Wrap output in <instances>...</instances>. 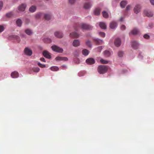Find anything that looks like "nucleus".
Here are the masks:
<instances>
[{"mask_svg": "<svg viewBox=\"0 0 154 154\" xmlns=\"http://www.w3.org/2000/svg\"><path fill=\"white\" fill-rule=\"evenodd\" d=\"M32 70L35 72H38L40 71V69L38 67H35L32 69Z\"/></svg>", "mask_w": 154, "mask_h": 154, "instance_id": "34", "label": "nucleus"}, {"mask_svg": "<svg viewBox=\"0 0 154 154\" xmlns=\"http://www.w3.org/2000/svg\"><path fill=\"white\" fill-rule=\"evenodd\" d=\"M86 44L87 46H88L90 48H92V45L91 42L89 40H87L86 42Z\"/></svg>", "mask_w": 154, "mask_h": 154, "instance_id": "32", "label": "nucleus"}, {"mask_svg": "<svg viewBox=\"0 0 154 154\" xmlns=\"http://www.w3.org/2000/svg\"><path fill=\"white\" fill-rule=\"evenodd\" d=\"M13 15V14L12 12H10L6 14V16L8 17H11Z\"/></svg>", "mask_w": 154, "mask_h": 154, "instance_id": "38", "label": "nucleus"}, {"mask_svg": "<svg viewBox=\"0 0 154 154\" xmlns=\"http://www.w3.org/2000/svg\"><path fill=\"white\" fill-rule=\"evenodd\" d=\"M94 40L97 44L99 45L102 44L103 42V41L102 40L98 39V38H95Z\"/></svg>", "mask_w": 154, "mask_h": 154, "instance_id": "24", "label": "nucleus"}, {"mask_svg": "<svg viewBox=\"0 0 154 154\" xmlns=\"http://www.w3.org/2000/svg\"><path fill=\"white\" fill-rule=\"evenodd\" d=\"M42 14V13H39L36 14L35 17L37 18H39L41 16Z\"/></svg>", "mask_w": 154, "mask_h": 154, "instance_id": "40", "label": "nucleus"}, {"mask_svg": "<svg viewBox=\"0 0 154 154\" xmlns=\"http://www.w3.org/2000/svg\"><path fill=\"white\" fill-rule=\"evenodd\" d=\"M143 38L146 39H148L150 38L149 35L147 34H144L143 36Z\"/></svg>", "mask_w": 154, "mask_h": 154, "instance_id": "36", "label": "nucleus"}, {"mask_svg": "<svg viewBox=\"0 0 154 154\" xmlns=\"http://www.w3.org/2000/svg\"><path fill=\"white\" fill-rule=\"evenodd\" d=\"M141 8V7L140 5H136L134 8L133 11L134 13L136 14H138L140 12Z\"/></svg>", "mask_w": 154, "mask_h": 154, "instance_id": "3", "label": "nucleus"}, {"mask_svg": "<svg viewBox=\"0 0 154 154\" xmlns=\"http://www.w3.org/2000/svg\"><path fill=\"white\" fill-rule=\"evenodd\" d=\"M55 36L58 38H62L63 37V34L62 32L57 31L55 32L54 33Z\"/></svg>", "mask_w": 154, "mask_h": 154, "instance_id": "7", "label": "nucleus"}, {"mask_svg": "<svg viewBox=\"0 0 154 154\" xmlns=\"http://www.w3.org/2000/svg\"><path fill=\"white\" fill-rule=\"evenodd\" d=\"M104 55L106 57H109L111 54V52L108 51H105L103 52Z\"/></svg>", "mask_w": 154, "mask_h": 154, "instance_id": "27", "label": "nucleus"}, {"mask_svg": "<svg viewBox=\"0 0 154 154\" xmlns=\"http://www.w3.org/2000/svg\"><path fill=\"white\" fill-rule=\"evenodd\" d=\"M82 53L84 55L87 56L88 54L89 51L86 49H84L82 51Z\"/></svg>", "mask_w": 154, "mask_h": 154, "instance_id": "25", "label": "nucleus"}, {"mask_svg": "<svg viewBox=\"0 0 154 154\" xmlns=\"http://www.w3.org/2000/svg\"><path fill=\"white\" fill-rule=\"evenodd\" d=\"M5 27V25H0V33L4 30Z\"/></svg>", "mask_w": 154, "mask_h": 154, "instance_id": "35", "label": "nucleus"}, {"mask_svg": "<svg viewBox=\"0 0 154 154\" xmlns=\"http://www.w3.org/2000/svg\"><path fill=\"white\" fill-rule=\"evenodd\" d=\"M86 62L88 64L91 65L94 63L95 61L93 58H89L86 60Z\"/></svg>", "mask_w": 154, "mask_h": 154, "instance_id": "14", "label": "nucleus"}, {"mask_svg": "<svg viewBox=\"0 0 154 154\" xmlns=\"http://www.w3.org/2000/svg\"><path fill=\"white\" fill-rule=\"evenodd\" d=\"M80 42L78 39L74 40L72 43L73 46L75 47L79 46L80 45Z\"/></svg>", "mask_w": 154, "mask_h": 154, "instance_id": "15", "label": "nucleus"}, {"mask_svg": "<svg viewBox=\"0 0 154 154\" xmlns=\"http://www.w3.org/2000/svg\"><path fill=\"white\" fill-rule=\"evenodd\" d=\"M131 8V6L130 5H128L126 8V10L128 11L130 10Z\"/></svg>", "mask_w": 154, "mask_h": 154, "instance_id": "45", "label": "nucleus"}, {"mask_svg": "<svg viewBox=\"0 0 154 154\" xmlns=\"http://www.w3.org/2000/svg\"><path fill=\"white\" fill-rule=\"evenodd\" d=\"M101 11L100 8L98 7L95 8L94 11V13L96 15H99L100 14Z\"/></svg>", "mask_w": 154, "mask_h": 154, "instance_id": "16", "label": "nucleus"}, {"mask_svg": "<svg viewBox=\"0 0 154 154\" xmlns=\"http://www.w3.org/2000/svg\"><path fill=\"white\" fill-rule=\"evenodd\" d=\"M76 0H69V3L71 4H73L76 1Z\"/></svg>", "mask_w": 154, "mask_h": 154, "instance_id": "46", "label": "nucleus"}, {"mask_svg": "<svg viewBox=\"0 0 154 154\" xmlns=\"http://www.w3.org/2000/svg\"><path fill=\"white\" fill-rule=\"evenodd\" d=\"M50 68L51 70L53 71H57L59 70L58 67L56 66L51 67Z\"/></svg>", "mask_w": 154, "mask_h": 154, "instance_id": "30", "label": "nucleus"}, {"mask_svg": "<svg viewBox=\"0 0 154 154\" xmlns=\"http://www.w3.org/2000/svg\"><path fill=\"white\" fill-rule=\"evenodd\" d=\"M85 72H80L78 73V75L80 76H82L85 75Z\"/></svg>", "mask_w": 154, "mask_h": 154, "instance_id": "39", "label": "nucleus"}, {"mask_svg": "<svg viewBox=\"0 0 154 154\" xmlns=\"http://www.w3.org/2000/svg\"><path fill=\"white\" fill-rule=\"evenodd\" d=\"M121 29L122 30H124L125 29L126 27L124 25H122L121 26Z\"/></svg>", "mask_w": 154, "mask_h": 154, "instance_id": "47", "label": "nucleus"}, {"mask_svg": "<svg viewBox=\"0 0 154 154\" xmlns=\"http://www.w3.org/2000/svg\"><path fill=\"white\" fill-rule=\"evenodd\" d=\"M43 56L46 58L50 59L51 58L49 53L46 51H45L43 53Z\"/></svg>", "mask_w": 154, "mask_h": 154, "instance_id": "18", "label": "nucleus"}, {"mask_svg": "<svg viewBox=\"0 0 154 154\" xmlns=\"http://www.w3.org/2000/svg\"><path fill=\"white\" fill-rule=\"evenodd\" d=\"M124 17H122L120 19V21L121 22L123 21L124 20Z\"/></svg>", "mask_w": 154, "mask_h": 154, "instance_id": "51", "label": "nucleus"}, {"mask_svg": "<svg viewBox=\"0 0 154 154\" xmlns=\"http://www.w3.org/2000/svg\"><path fill=\"white\" fill-rule=\"evenodd\" d=\"M22 23V21L20 19H18L16 21V24L19 26H20Z\"/></svg>", "mask_w": 154, "mask_h": 154, "instance_id": "31", "label": "nucleus"}, {"mask_svg": "<svg viewBox=\"0 0 154 154\" xmlns=\"http://www.w3.org/2000/svg\"><path fill=\"white\" fill-rule=\"evenodd\" d=\"M117 54L119 57H121L123 56L124 52L122 51H120L118 52Z\"/></svg>", "mask_w": 154, "mask_h": 154, "instance_id": "26", "label": "nucleus"}, {"mask_svg": "<svg viewBox=\"0 0 154 154\" xmlns=\"http://www.w3.org/2000/svg\"><path fill=\"white\" fill-rule=\"evenodd\" d=\"M70 35L71 37L73 38H77L79 36L78 34L75 32L71 33Z\"/></svg>", "mask_w": 154, "mask_h": 154, "instance_id": "22", "label": "nucleus"}, {"mask_svg": "<svg viewBox=\"0 0 154 154\" xmlns=\"http://www.w3.org/2000/svg\"><path fill=\"white\" fill-rule=\"evenodd\" d=\"M152 24H150V25H149V28H151L152 27Z\"/></svg>", "mask_w": 154, "mask_h": 154, "instance_id": "55", "label": "nucleus"}, {"mask_svg": "<svg viewBox=\"0 0 154 154\" xmlns=\"http://www.w3.org/2000/svg\"><path fill=\"white\" fill-rule=\"evenodd\" d=\"M102 14L103 17L105 18H108L109 17L108 13L106 11H104L102 12Z\"/></svg>", "mask_w": 154, "mask_h": 154, "instance_id": "29", "label": "nucleus"}, {"mask_svg": "<svg viewBox=\"0 0 154 154\" xmlns=\"http://www.w3.org/2000/svg\"><path fill=\"white\" fill-rule=\"evenodd\" d=\"M150 1L151 4L154 5V0H150Z\"/></svg>", "mask_w": 154, "mask_h": 154, "instance_id": "52", "label": "nucleus"}, {"mask_svg": "<svg viewBox=\"0 0 154 154\" xmlns=\"http://www.w3.org/2000/svg\"><path fill=\"white\" fill-rule=\"evenodd\" d=\"M144 13L145 15L148 17H151L152 16V14L151 12L146 10L144 11Z\"/></svg>", "mask_w": 154, "mask_h": 154, "instance_id": "20", "label": "nucleus"}, {"mask_svg": "<svg viewBox=\"0 0 154 154\" xmlns=\"http://www.w3.org/2000/svg\"><path fill=\"white\" fill-rule=\"evenodd\" d=\"M55 60L57 61H62V57H57L55 58Z\"/></svg>", "mask_w": 154, "mask_h": 154, "instance_id": "42", "label": "nucleus"}, {"mask_svg": "<svg viewBox=\"0 0 154 154\" xmlns=\"http://www.w3.org/2000/svg\"><path fill=\"white\" fill-rule=\"evenodd\" d=\"M11 76L13 78H17L19 76V74L17 72L14 71L11 73Z\"/></svg>", "mask_w": 154, "mask_h": 154, "instance_id": "17", "label": "nucleus"}, {"mask_svg": "<svg viewBox=\"0 0 154 154\" xmlns=\"http://www.w3.org/2000/svg\"><path fill=\"white\" fill-rule=\"evenodd\" d=\"M138 58L140 59H142L143 58V55L142 53H140L138 55Z\"/></svg>", "mask_w": 154, "mask_h": 154, "instance_id": "44", "label": "nucleus"}, {"mask_svg": "<svg viewBox=\"0 0 154 154\" xmlns=\"http://www.w3.org/2000/svg\"><path fill=\"white\" fill-rule=\"evenodd\" d=\"M117 26L116 22L115 21H113L110 22V27L112 29H115Z\"/></svg>", "mask_w": 154, "mask_h": 154, "instance_id": "13", "label": "nucleus"}, {"mask_svg": "<svg viewBox=\"0 0 154 154\" xmlns=\"http://www.w3.org/2000/svg\"><path fill=\"white\" fill-rule=\"evenodd\" d=\"M3 6V3L2 2H0V10L2 9Z\"/></svg>", "mask_w": 154, "mask_h": 154, "instance_id": "49", "label": "nucleus"}, {"mask_svg": "<svg viewBox=\"0 0 154 154\" xmlns=\"http://www.w3.org/2000/svg\"><path fill=\"white\" fill-rule=\"evenodd\" d=\"M100 63H102L103 64H107V63H108L109 62V61H108V60H104L102 58L100 59Z\"/></svg>", "mask_w": 154, "mask_h": 154, "instance_id": "28", "label": "nucleus"}, {"mask_svg": "<svg viewBox=\"0 0 154 154\" xmlns=\"http://www.w3.org/2000/svg\"><path fill=\"white\" fill-rule=\"evenodd\" d=\"M26 7V5L25 4H22L20 5L17 9V11L18 12H21L24 11Z\"/></svg>", "mask_w": 154, "mask_h": 154, "instance_id": "8", "label": "nucleus"}, {"mask_svg": "<svg viewBox=\"0 0 154 154\" xmlns=\"http://www.w3.org/2000/svg\"><path fill=\"white\" fill-rule=\"evenodd\" d=\"M61 67H64L65 68H66L67 66L66 65H63L61 66Z\"/></svg>", "mask_w": 154, "mask_h": 154, "instance_id": "54", "label": "nucleus"}, {"mask_svg": "<svg viewBox=\"0 0 154 154\" xmlns=\"http://www.w3.org/2000/svg\"><path fill=\"white\" fill-rule=\"evenodd\" d=\"M79 27L82 29H90L92 28V27L87 24L82 23L79 25Z\"/></svg>", "mask_w": 154, "mask_h": 154, "instance_id": "4", "label": "nucleus"}, {"mask_svg": "<svg viewBox=\"0 0 154 154\" xmlns=\"http://www.w3.org/2000/svg\"><path fill=\"white\" fill-rule=\"evenodd\" d=\"M98 71L100 74H103L107 71V67L104 65L99 66L98 68Z\"/></svg>", "mask_w": 154, "mask_h": 154, "instance_id": "1", "label": "nucleus"}, {"mask_svg": "<svg viewBox=\"0 0 154 154\" xmlns=\"http://www.w3.org/2000/svg\"><path fill=\"white\" fill-rule=\"evenodd\" d=\"M40 60L41 61L44 62H45V59L43 57H41L40 58Z\"/></svg>", "mask_w": 154, "mask_h": 154, "instance_id": "50", "label": "nucleus"}, {"mask_svg": "<svg viewBox=\"0 0 154 154\" xmlns=\"http://www.w3.org/2000/svg\"><path fill=\"white\" fill-rule=\"evenodd\" d=\"M36 8L35 6H32L29 8V11L31 13H33L36 10Z\"/></svg>", "mask_w": 154, "mask_h": 154, "instance_id": "23", "label": "nucleus"}, {"mask_svg": "<svg viewBox=\"0 0 154 154\" xmlns=\"http://www.w3.org/2000/svg\"><path fill=\"white\" fill-rule=\"evenodd\" d=\"M96 26H99L101 28L104 29H106L107 27V25L106 23L103 22H100L97 23L96 24Z\"/></svg>", "mask_w": 154, "mask_h": 154, "instance_id": "11", "label": "nucleus"}, {"mask_svg": "<svg viewBox=\"0 0 154 154\" xmlns=\"http://www.w3.org/2000/svg\"><path fill=\"white\" fill-rule=\"evenodd\" d=\"M25 54L29 56H31L32 54V50L28 48H26L24 50Z\"/></svg>", "mask_w": 154, "mask_h": 154, "instance_id": "9", "label": "nucleus"}, {"mask_svg": "<svg viewBox=\"0 0 154 154\" xmlns=\"http://www.w3.org/2000/svg\"><path fill=\"white\" fill-rule=\"evenodd\" d=\"M103 48V46H100L97 48V49L98 51L99 52H100L101 50Z\"/></svg>", "mask_w": 154, "mask_h": 154, "instance_id": "48", "label": "nucleus"}, {"mask_svg": "<svg viewBox=\"0 0 154 154\" xmlns=\"http://www.w3.org/2000/svg\"><path fill=\"white\" fill-rule=\"evenodd\" d=\"M92 5V4L91 2H87L84 3L83 7L85 9H89L91 7Z\"/></svg>", "mask_w": 154, "mask_h": 154, "instance_id": "10", "label": "nucleus"}, {"mask_svg": "<svg viewBox=\"0 0 154 154\" xmlns=\"http://www.w3.org/2000/svg\"><path fill=\"white\" fill-rule=\"evenodd\" d=\"M13 37L17 39H18L19 38V37L17 35H14Z\"/></svg>", "mask_w": 154, "mask_h": 154, "instance_id": "53", "label": "nucleus"}, {"mask_svg": "<svg viewBox=\"0 0 154 154\" xmlns=\"http://www.w3.org/2000/svg\"><path fill=\"white\" fill-rule=\"evenodd\" d=\"M52 50L56 52L61 53L63 51V49L55 45H54L51 47Z\"/></svg>", "mask_w": 154, "mask_h": 154, "instance_id": "2", "label": "nucleus"}, {"mask_svg": "<svg viewBox=\"0 0 154 154\" xmlns=\"http://www.w3.org/2000/svg\"><path fill=\"white\" fill-rule=\"evenodd\" d=\"M115 45L117 47L120 46L121 44V41L120 39L119 38H116L114 42Z\"/></svg>", "mask_w": 154, "mask_h": 154, "instance_id": "12", "label": "nucleus"}, {"mask_svg": "<svg viewBox=\"0 0 154 154\" xmlns=\"http://www.w3.org/2000/svg\"><path fill=\"white\" fill-rule=\"evenodd\" d=\"M127 4V2L126 0H123L120 3V5L121 8H123L125 7Z\"/></svg>", "mask_w": 154, "mask_h": 154, "instance_id": "21", "label": "nucleus"}, {"mask_svg": "<svg viewBox=\"0 0 154 154\" xmlns=\"http://www.w3.org/2000/svg\"><path fill=\"white\" fill-rule=\"evenodd\" d=\"M99 35L101 36L104 37L105 36V34L102 32H98Z\"/></svg>", "mask_w": 154, "mask_h": 154, "instance_id": "37", "label": "nucleus"}, {"mask_svg": "<svg viewBox=\"0 0 154 154\" xmlns=\"http://www.w3.org/2000/svg\"><path fill=\"white\" fill-rule=\"evenodd\" d=\"M147 28H148V29H149V27H148H148H147Z\"/></svg>", "mask_w": 154, "mask_h": 154, "instance_id": "56", "label": "nucleus"}, {"mask_svg": "<svg viewBox=\"0 0 154 154\" xmlns=\"http://www.w3.org/2000/svg\"><path fill=\"white\" fill-rule=\"evenodd\" d=\"M51 16L49 14H45L44 15V18L46 20H48L50 18Z\"/></svg>", "mask_w": 154, "mask_h": 154, "instance_id": "33", "label": "nucleus"}, {"mask_svg": "<svg viewBox=\"0 0 154 154\" xmlns=\"http://www.w3.org/2000/svg\"><path fill=\"white\" fill-rule=\"evenodd\" d=\"M25 33L29 35H31L33 33V32L32 30L29 29H27L25 30Z\"/></svg>", "mask_w": 154, "mask_h": 154, "instance_id": "19", "label": "nucleus"}, {"mask_svg": "<svg viewBox=\"0 0 154 154\" xmlns=\"http://www.w3.org/2000/svg\"><path fill=\"white\" fill-rule=\"evenodd\" d=\"M140 45V44L136 41H134L131 42V46L133 48L135 49L138 48Z\"/></svg>", "mask_w": 154, "mask_h": 154, "instance_id": "6", "label": "nucleus"}, {"mask_svg": "<svg viewBox=\"0 0 154 154\" xmlns=\"http://www.w3.org/2000/svg\"><path fill=\"white\" fill-rule=\"evenodd\" d=\"M38 65L41 68H43L45 67L46 66L45 64H42L40 62H38Z\"/></svg>", "mask_w": 154, "mask_h": 154, "instance_id": "41", "label": "nucleus"}, {"mask_svg": "<svg viewBox=\"0 0 154 154\" xmlns=\"http://www.w3.org/2000/svg\"><path fill=\"white\" fill-rule=\"evenodd\" d=\"M68 60V59L67 57H62V61H67Z\"/></svg>", "mask_w": 154, "mask_h": 154, "instance_id": "43", "label": "nucleus"}, {"mask_svg": "<svg viewBox=\"0 0 154 154\" xmlns=\"http://www.w3.org/2000/svg\"><path fill=\"white\" fill-rule=\"evenodd\" d=\"M140 31L137 28H134L133 29L129 32L130 35H136L139 34Z\"/></svg>", "mask_w": 154, "mask_h": 154, "instance_id": "5", "label": "nucleus"}]
</instances>
